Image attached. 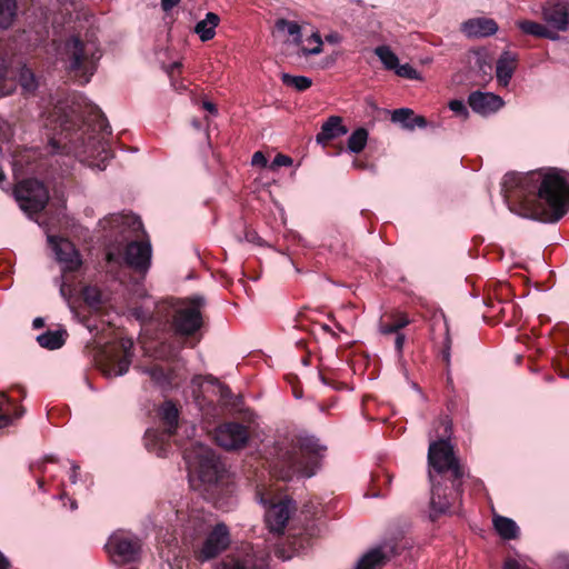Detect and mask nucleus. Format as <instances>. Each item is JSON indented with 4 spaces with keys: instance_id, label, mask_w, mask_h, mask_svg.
I'll use <instances>...</instances> for the list:
<instances>
[{
    "instance_id": "49",
    "label": "nucleus",
    "mask_w": 569,
    "mask_h": 569,
    "mask_svg": "<svg viewBox=\"0 0 569 569\" xmlns=\"http://www.w3.org/2000/svg\"><path fill=\"white\" fill-rule=\"evenodd\" d=\"M396 335V339H395V349L397 351V355L399 358L402 357V352H403V346H405V341H406V337L403 333H395Z\"/></svg>"
},
{
    "instance_id": "16",
    "label": "nucleus",
    "mask_w": 569,
    "mask_h": 569,
    "mask_svg": "<svg viewBox=\"0 0 569 569\" xmlns=\"http://www.w3.org/2000/svg\"><path fill=\"white\" fill-rule=\"evenodd\" d=\"M290 503L291 500H280L271 505L264 515L266 523L270 531L282 532L289 518H290Z\"/></svg>"
},
{
    "instance_id": "48",
    "label": "nucleus",
    "mask_w": 569,
    "mask_h": 569,
    "mask_svg": "<svg viewBox=\"0 0 569 569\" xmlns=\"http://www.w3.org/2000/svg\"><path fill=\"white\" fill-rule=\"evenodd\" d=\"M428 124L427 119L423 116H416L413 113L412 123L408 124V130H413L415 128H426Z\"/></svg>"
},
{
    "instance_id": "57",
    "label": "nucleus",
    "mask_w": 569,
    "mask_h": 569,
    "mask_svg": "<svg viewBox=\"0 0 569 569\" xmlns=\"http://www.w3.org/2000/svg\"><path fill=\"white\" fill-rule=\"evenodd\" d=\"M86 300L90 301V302H93V303H99L100 302V295H99V292H96L94 296H90L89 292H87L86 293Z\"/></svg>"
},
{
    "instance_id": "43",
    "label": "nucleus",
    "mask_w": 569,
    "mask_h": 569,
    "mask_svg": "<svg viewBox=\"0 0 569 569\" xmlns=\"http://www.w3.org/2000/svg\"><path fill=\"white\" fill-rule=\"evenodd\" d=\"M8 76V68L7 66L1 62L0 63V97L9 96L13 92V86H8L6 82V78Z\"/></svg>"
},
{
    "instance_id": "32",
    "label": "nucleus",
    "mask_w": 569,
    "mask_h": 569,
    "mask_svg": "<svg viewBox=\"0 0 569 569\" xmlns=\"http://www.w3.org/2000/svg\"><path fill=\"white\" fill-rule=\"evenodd\" d=\"M17 14L16 0H0V28L8 29Z\"/></svg>"
},
{
    "instance_id": "23",
    "label": "nucleus",
    "mask_w": 569,
    "mask_h": 569,
    "mask_svg": "<svg viewBox=\"0 0 569 569\" xmlns=\"http://www.w3.org/2000/svg\"><path fill=\"white\" fill-rule=\"evenodd\" d=\"M17 77L23 94L36 93L39 87V81L30 67L26 63H19L17 67Z\"/></svg>"
},
{
    "instance_id": "62",
    "label": "nucleus",
    "mask_w": 569,
    "mask_h": 569,
    "mask_svg": "<svg viewBox=\"0 0 569 569\" xmlns=\"http://www.w3.org/2000/svg\"><path fill=\"white\" fill-rule=\"evenodd\" d=\"M320 379H321V381H322L325 385H328V386H332V387H335V386H333V382H332L330 379H328L326 376L320 375Z\"/></svg>"
},
{
    "instance_id": "52",
    "label": "nucleus",
    "mask_w": 569,
    "mask_h": 569,
    "mask_svg": "<svg viewBox=\"0 0 569 569\" xmlns=\"http://www.w3.org/2000/svg\"><path fill=\"white\" fill-rule=\"evenodd\" d=\"M244 237L248 242L252 243H260L259 241L261 240L259 234L254 230H246Z\"/></svg>"
},
{
    "instance_id": "39",
    "label": "nucleus",
    "mask_w": 569,
    "mask_h": 569,
    "mask_svg": "<svg viewBox=\"0 0 569 569\" xmlns=\"http://www.w3.org/2000/svg\"><path fill=\"white\" fill-rule=\"evenodd\" d=\"M413 111L409 108L396 109L391 114L393 122L401 123L405 129H408V124L412 123Z\"/></svg>"
},
{
    "instance_id": "53",
    "label": "nucleus",
    "mask_w": 569,
    "mask_h": 569,
    "mask_svg": "<svg viewBox=\"0 0 569 569\" xmlns=\"http://www.w3.org/2000/svg\"><path fill=\"white\" fill-rule=\"evenodd\" d=\"M180 0H161V8L164 12H169L176 6H178Z\"/></svg>"
},
{
    "instance_id": "33",
    "label": "nucleus",
    "mask_w": 569,
    "mask_h": 569,
    "mask_svg": "<svg viewBox=\"0 0 569 569\" xmlns=\"http://www.w3.org/2000/svg\"><path fill=\"white\" fill-rule=\"evenodd\" d=\"M276 28L279 31L287 30L292 36V42L300 46L302 42L301 27L296 21H290L284 18H280L276 21Z\"/></svg>"
},
{
    "instance_id": "8",
    "label": "nucleus",
    "mask_w": 569,
    "mask_h": 569,
    "mask_svg": "<svg viewBox=\"0 0 569 569\" xmlns=\"http://www.w3.org/2000/svg\"><path fill=\"white\" fill-rule=\"evenodd\" d=\"M162 430L148 429L144 433V445L150 452L158 457H166L171 445L170 439L176 433L179 425V409L172 400H166L158 411Z\"/></svg>"
},
{
    "instance_id": "26",
    "label": "nucleus",
    "mask_w": 569,
    "mask_h": 569,
    "mask_svg": "<svg viewBox=\"0 0 569 569\" xmlns=\"http://www.w3.org/2000/svg\"><path fill=\"white\" fill-rule=\"evenodd\" d=\"M220 18L213 12H208L206 18L199 21L194 27V32L206 42L216 36V27L219 24Z\"/></svg>"
},
{
    "instance_id": "63",
    "label": "nucleus",
    "mask_w": 569,
    "mask_h": 569,
    "mask_svg": "<svg viewBox=\"0 0 569 569\" xmlns=\"http://www.w3.org/2000/svg\"><path fill=\"white\" fill-rule=\"evenodd\" d=\"M78 468H79L78 466H73V468H72V475L70 476V480H71L72 482H76V481H77V469H78Z\"/></svg>"
},
{
    "instance_id": "18",
    "label": "nucleus",
    "mask_w": 569,
    "mask_h": 569,
    "mask_svg": "<svg viewBox=\"0 0 569 569\" xmlns=\"http://www.w3.org/2000/svg\"><path fill=\"white\" fill-rule=\"evenodd\" d=\"M461 30L469 38H485L498 31V24L490 18H472L462 23Z\"/></svg>"
},
{
    "instance_id": "56",
    "label": "nucleus",
    "mask_w": 569,
    "mask_h": 569,
    "mask_svg": "<svg viewBox=\"0 0 569 569\" xmlns=\"http://www.w3.org/2000/svg\"><path fill=\"white\" fill-rule=\"evenodd\" d=\"M477 64L479 66L480 70H482L485 73H487L486 69L491 70V66L486 63L481 58H477Z\"/></svg>"
},
{
    "instance_id": "5",
    "label": "nucleus",
    "mask_w": 569,
    "mask_h": 569,
    "mask_svg": "<svg viewBox=\"0 0 569 569\" xmlns=\"http://www.w3.org/2000/svg\"><path fill=\"white\" fill-rule=\"evenodd\" d=\"M327 447L313 436H297L279 445L271 465V473L278 480L289 481L293 477L310 478L320 468Z\"/></svg>"
},
{
    "instance_id": "9",
    "label": "nucleus",
    "mask_w": 569,
    "mask_h": 569,
    "mask_svg": "<svg viewBox=\"0 0 569 569\" xmlns=\"http://www.w3.org/2000/svg\"><path fill=\"white\" fill-rule=\"evenodd\" d=\"M21 210L29 216L42 211L49 201V191L43 182L29 178L18 182L13 190Z\"/></svg>"
},
{
    "instance_id": "7",
    "label": "nucleus",
    "mask_w": 569,
    "mask_h": 569,
    "mask_svg": "<svg viewBox=\"0 0 569 569\" xmlns=\"http://www.w3.org/2000/svg\"><path fill=\"white\" fill-rule=\"evenodd\" d=\"M68 71L80 83L87 84L94 74L101 52L96 42L70 38L66 43Z\"/></svg>"
},
{
    "instance_id": "14",
    "label": "nucleus",
    "mask_w": 569,
    "mask_h": 569,
    "mask_svg": "<svg viewBox=\"0 0 569 569\" xmlns=\"http://www.w3.org/2000/svg\"><path fill=\"white\" fill-rule=\"evenodd\" d=\"M52 244L57 260L62 263L63 271H76L81 266V259L73 244L66 239H58L53 236L48 238Z\"/></svg>"
},
{
    "instance_id": "64",
    "label": "nucleus",
    "mask_w": 569,
    "mask_h": 569,
    "mask_svg": "<svg viewBox=\"0 0 569 569\" xmlns=\"http://www.w3.org/2000/svg\"><path fill=\"white\" fill-rule=\"evenodd\" d=\"M181 66L182 64L180 62H173L170 67L171 68L170 73H172L174 70H179L181 68Z\"/></svg>"
},
{
    "instance_id": "58",
    "label": "nucleus",
    "mask_w": 569,
    "mask_h": 569,
    "mask_svg": "<svg viewBox=\"0 0 569 569\" xmlns=\"http://www.w3.org/2000/svg\"><path fill=\"white\" fill-rule=\"evenodd\" d=\"M43 326H44V319H43V318H41V317L36 318V319L33 320V322H32V327H33L34 329H40V328H42Z\"/></svg>"
},
{
    "instance_id": "34",
    "label": "nucleus",
    "mask_w": 569,
    "mask_h": 569,
    "mask_svg": "<svg viewBox=\"0 0 569 569\" xmlns=\"http://www.w3.org/2000/svg\"><path fill=\"white\" fill-rule=\"evenodd\" d=\"M282 83L287 87H292L297 91H306L312 86V80L305 76H292L289 73H282Z\"/></svg>"
},
{
    "instance_id": "6",
    "label": "nucleus",
    "mask_w": 569,
    "mask_h": 569,
    "mask_svg": "<svg viewBox=\"0 0 569 569\" xmlns=\"http://www.w3.org/2000/svg\"><path fill=\"white\" fill-rule=\"evenodd\" d=\"M207 300L201 295H193L186 298H169L156 303V315L163 319L164 323L170 325L173 335L188 343L189 347H196L202 339V328L204 319L202 309Z\"/></svg>"
},
{
    "instance_id": "25",
    "label": "nucleus",
    "mask_w": 569,
    "mask_h": 569,
    "mask_svg": "<svg viewBox=\"0 0 569 569\" xmlns=\"http://www.w3.org/2000/svg\"><path fill=\"white\" fill-rule=\"evenodd\" d=\"M131 347V342L128 346L126 343H121L122 356L110 360L109 368L106 372L108 376H122L129 370L132 356L130 351Z\"/></svg>"
},
{
    "instance_id": "22",
    "label": "nucleus",
    "mask_w": 569,
    "mask_h": 569,
    "mask_svg": "<svg viewBox=\"0 0 569 569\" xmlns=\"http://www.w3.org/2000/svg\"><path fill=\"white\" fill-rule=\"evenodd\" d=\"M222 569H267V563L263 558L247 553L244 557H228Z\"/></svg>"
},
{
    "instance_id": "31",
    "label": "nucleus",
    "mask_w": 569,
    "mask_h": 569,
    "mask_svg": "<svg viewBox=\"0 0 569 569\" xmlns=\"http://www.w3.org/2000/svg\"><path fill=\"white\" fill-rule=\"evenodd\" d=\"M368 130L363 127L356 129L348 138L347 147L353 153L361 152L368 141Z\"/></svg>"
},
{
    "instance_id": "21",
    "label": "nucleus",
    "mask_w": 569,
    "mask_h": 569,
    "mask_svg": "<svg viewBox=\"0 0 569 569\" xmlns=\"http://www.w3.org/2000/svg\"><path fill=\"white\" fill-rule=\"evenodd\" d=\"M411 320L406 312L393 310L386 312L379 320V332L383 336L400 333V330L407 327Z\"/></svg>"
},
{
    "instance_id": "29",
    "label": "nucleus",
    "mask_w": 569,
    "mask_h": 569,
    "mask_svg": "<svg viewBox=\"0 0 569 569\" xmlns=\"http://www.w3.org/2000/svg\"><path fill=\"white\" fill-rule=\"evenodd\" d=\"M493 527L499 536L503 539L511 540L519 536L518 525L510 518L496 516L493 518Z\"/></svg>"
},
{
    "instance_id": "35",
    "label": "nucleus",
    "mask_w": 569,
    "mask_h": 569,
    "mask_svg": "<svg viewBox=\"0 0 569 569\" xmlns=\"http://www.w3.org/2000/svg\"><path fill=\"white\" fill-rule=\"evenodd\" d=\"M375 54L380 59L387 70H393L398 67L399 59L387 46H379L375 49Z\"/></svg>"
},
{
    "instance_id": "46",
    "label": "nucleus",
    "mask_w": 569,
    "mask_h": 569,
    "mask_svg": "<svg viewBox=\"0 0 569 569\" xmlns=\"http://www.w3.org/2000/svg\"><path fill=\"white\" fill-rule=\"evenodd\" d=\"M449 108L457 114L467 117L468 116V109L463 101L461 100H451L449 102Z\"/></svg>"
},
{
    "instance_id": "1",
    "label": "nucleus",
    "mask_w": 569,
    "mask_h": 569,
    "mask_svg": "<svg viewBox=\"0 0 569 569\" xmlns=\"http://www.w3.org/2000/svg\"><path fill=\"white\" fill-rule=\"evenodd\" d=\"M502 190L511 212L543 223H556L569 211V173L547 168L505 176Z\"/></svg>"
},
{
    "instance_id": "15",
    "label": "nucleus",
    "mask_w": 569,
    "mask_h": 569,
    "mask_svg": "<svg viewBox=\"0 0 569 569\" xmlns=\"http://www.w3.org/2000/svg\"><path fill=\"white\" fill-rule=\"evenodd\" d=\"M545 21L559 31H566L569 26V2L567 0H552L542 7Z\"/></svg>"
},
{
    "instance_id": "2",
    "label": "nucleus",
    "mask_w": 569,
    "mask_h": 569,
    "mask_svg": "<svg viewBox=\"0 0 569 569\" xmlns=\"http://www.w3.org/2000/svg\"><path fill=\"white\" fill-rule=\"evenodd\" d=\"M49 120L53 130L49 139L51 152L73 151L102 162L112 157L108 143L112 133L111 127L97 106L82 108L76 103H59L53 108Z\"/></svg>"
},
{
    "instance_id": "10",
    "label": "nucleus",
    "mask_w": 569,
    "mask_h": 569,
    "mask_svg": "<svg viewBox=\"0 0 569 569\" xmlns=\"http://www.w3.org/2000/svg\"><path fill=\"white\" fill-rule=\"evenodd\" d=\"M106 550L116 565H128L140 560L141 540L129 532H114L106 543Z\"/></svg>"
},
{
    "instance_id": "4",
    "label": "nucleus",
    "mask_w": 569,
    "mask_h": 569,
    "mask_svg": "<svg viewBox=\"0 0 569 569\" xmlns=\"http://www.w3.org/2000/svg\"><path fill=\"white\" fill-rule=\"evenodd\" d=\"M183 458L190 471L197 473L207 499L218 509L228 511L234 505L236 482L221 458L199 442L186 448Z\"/></svg>"
},
{
    "instance_id": "12",
    "label": "nucleus",
    "mask_w": 569,
    "mask_h": 569,
    "mask_svg": "<svg viewBox=\"0 0 569 569\" xmlns=\"http://www.w3.org/2000/svg\"><path fill=\"white\" fill-rule=\"evenodd\" d=\"M248 427L240 422H224L216 429L214 439L221 448L237 450L243 448L249 440Z\"/></svg>"
},
{
    "instance_id": "19",
    "label": "nucleus",
    "mask_w": 569,
    "mask_h": 569,
    "mask_svg": "<svg viewBox=\"0 0 569 569\" xmlns=\"http://www.w3.org/2000/svg\"><path fill=\"white\" fill-rule=\"evenodd\" d=\"M519 57L511 51H503L496 63V77L499 86L508 87L517 69Z\"/></svg>"
},
{
    "instance_id": "20",
    "label": "nucleus",
    "mask_w": 569,
    "mask_h": 569,
    "mask_svg": "<svg viewBox=\"0 0 569 569\" xmlns=\"http://www.w3.org/2000/svg\"><path fill=\"white\" fill-rule=\"evenodd\" d=\"M348 128L342 123L339 116H330L321 126L320 132L316 136L317 143L326 147L330 141L345 136Z\"/></svg>"
},
{
    "instance_id": "17",
    "label": "nucleus",
    "mask_w": 569,
    "mask_h": 569,
    "mask_svg": "<svg viewBox=\"0 0 569 569\" xmlns=\"http://www.w3.org/2000/svg\"><path fill=\"white\" fill-rule=\"evenodd\" d=\"M468 104L475 112L488 114L498 111L503 106V100L495 93L475 91L470 93Z\"/></svg>"
},
{
    "instance_id": "36",
    "label": "nucleus",
    "mask_w": 569,
    "mask_h": 569,
    "mask_svg": "<svg viewBox=\"0 0 569 569\" xmlns=\"http://www.w3.org/2000/svg\"><path fill=\"white\" fill-rule=\"evenodd\" d=\"M146 372L150 376L151 380L161 387L163 390H167V368L160 365H153L146 369Z\"/></svg>"
},
{
    "instance_id": "37",
    "label": "nucleus",
    "mask_w": 569,
    "mask_h": 569,
    "mask_svg": "<svg viewBox=\"0 0 569 569\" xmlns=\"http://www.w3.org/2000/svg\"><path fill=\"white\" fill-rule=\"evenodd\" d=\"M11 405V398L6 392H0V429L12 423L13 417L7 410V407Z\"/></svg>"
},
{
    "instance_id": "3",
    "label": "nucleus",
    "mask_w": 569,
    "mask_h": 569,
    "mask_svg": "<svg viewBox=\"0 0 569 569\" xmlns=\"http://www.w3.org/2000/svg\"><path fill=\"white\" fill-rule=\"evenodd\" d=\"M439 425L443 428L442 437L430 441L428 449L431 521L451 513L455 503L461 499L466 475L450 443L451 421L446 417L439 421Z\"/></svg>"
},
{
    "instance_id": "45",
    "label": "nucleus",
    "mask_w": 569,
    "mask_h": 569,
    "mask_svg": "<svg viewBox=\"0 0 569 569\" xmlns=\"http://www.w3.org/2000/svg\"><path fill=\"white\" fill-rule=\"evenodd\" d=\"M133 315L136 316L137 319L142 320V321L150 320V321L163 322V319H159L157 317L156 307L153 308L152 311L144 310L143 308H136Z\"/></svg>"
},
{
    "instance_id": "13",
    "label": "nucleus",
    "mask_w": 569,
    "mask_h": 569,
    "mask_svg": "<svg viewBox=\"0 0 569 569\" xmlns=\"http://www.w3.org/2000/svg\"><path fill=\"white\" fill-rule=\"evenodd\" d=\"M123 260L134 271L144 274L151 263V244L149 241H131L126 246Z\"/></svg>"
},
{
    "instance_id": "44",
    "label": "nucleus",
    "mask_w": 569,
    "mask_h": 569,
    "mask_svg": "<svg viewBox=\"0 0 569 569\" xmlns=\"http://www.w3.org/2000/svg\"><path fill=\"white\" fill-rule=\"evenodd\" d=\"M395 72L397 76L406 79H417L418 72L417 70L409 63L400 64L398 63V67H396Z\"/></svg>"
},
{
    "instance_id": "55",
    "label": "nucleus",
    "mask_w": 569,
    "mask_h": 569,
    "mask_svg": "<svg viewBox=\"0 0 569 569\" xmlns=\"http://www.w3.org/2000/svg\"><path fill=\"white\" fill-rule=\"evenodd\" d=\"M10 560L0 551V569H10Z\"/></svg>"
},
{
    "instance_id": "54",
    "label": "nucleus",
    "mask_w": 569,
    "mask_h": 569,
    "mask_svg": "<svg viewBox=\"0 0 569 569\" xmlns=\"http://www.w3.org/2000/svg\"><path fill=\"white\" fill-rule=\"evenodd\" d=\"M503 569H520V563L513 558H507L503 562Z\"/></svg>"
},
{
    "instance_id": "24",
    "label": "nucleus",
    "mask_w": 569,
    "mask_h": 569,
    "mask_svg": "<svg viewBox=\"0 0 569 569\" xmlns=\"http://www.w3.org/2000/svg\"><path fill=\"white\" fill-rule=\"evenodd\" d=\"M68 338V332L63 328L57 330H47L37 337V342L40 347L48 350H56L61 348Z\"/></svg>"
},
{
    "instance_id": "38",
    "label": "nucleus",
    "mask_w": 569,
    "mask_h": 569,
    "mask_svg": "<svg viewBox=\"0 0 569 569\" xmlns=\"http://www.w3.org/2000/svg\"><path fill=\"white\" fill-rule=\"evenodd\" d=\"M220 400L226 407H230L231 409H237L241 402L240 396H234L232 390L226 386L221 385L219 388Z\"/></svg>"
},
{
    "instance_id": "41",
    "label": "nucleus",
    "mask_w": 569,
    "mask_h": 569,
    "mask_svg": "<svg viewBox=\"0 0 569 569\" xmlns=\"http://www.w3.org/2000/svg\"><path fill=\"white\" fill-rule=\"evenodd\" d=\"M308 41L311 43H316V46L311 49L309 48H306V47H302L301 48V52L305 57H308V56H316V54H319L322 52V40H321V37L318 32H315L312 33L309 38H308Z\"/></svg>"
},
{
    "instance_id": "42",
    "label": "nucleus",
    "mask_w": 569,
    "mask_h": 569,
    "mask_svg": "<svg viewBox=\"0 0 569 569\" xmlns=\"http://www.w3.org/2000/svg\"><path fill=\"white\" fill-rule=\"evenodd\" d=\"M106 221L113 228V227H120L122 224H128L134 227V224H138V227H141V222L137 220L136 218L130 217H123V216H116L112 214L109 219H106Z\"/></svg>"
},
{
    "instance_id": "30",
    "label": "nucleus",
    "mask_w": 569,
    "mask_h": 569,
    "mask_svg": "<svg viewBox=\"0 0 569 569\" xmlns=\"http://www.w3.org/2000/svg\"><path fill=\"white\" fill-rule=\"evenodd\" d=\"M391 482V476L383 471H377L371 475V487L369 495L371 497H386L389 491V485Z\"/></svg>"
},
{
    "instance_id": "47",
    "label": "nucleus",
    "mask_w": 569,
    "mask_h": 569,
    "mask_svg": "<svg viewBox=\"0 0 569 569\" xmlns=\"http://www.w3.org/2000/svg\"><path fill=\"white\" fill-rule=\"evenodd\" d=\"M446 331H447V335H446L445 346H443V350H442V360L446 362V365H449L451 338L449 336L448 327H446Z\"/></svg>"
},
{
    "instance_id": "60",
    "label": "nucleus",
    "mask_w": 569,
    "mask_h": 569,
    "mask_svg": "<svg viewBox=\"0 0 569 569\" xmlns=\"http://www.w3.org/2000/svg\"><path fill=\"white\" fill-rule=\"evenodd\" d=\"M203 108H204L206 110H208L209 112H211V113L217 112V108H216L214 103H212V102H210V101H204V102H203Z\"/></svg>"
},
{
    "instance_id": "40",
    "label": "nucleus",
    "mask_w": 569,
    "mask_h": 569,
    "mask_svg": "<svg viewBox=\"0 0 569 569\" xmlns=\"http://www.w3.org/2000/svg\"><path fill=\"white\" fill-rule=\"evenodd\" d=\"M168 375H167V390L178 388L183 380V376L181 373V369L177 367H170L167 368Z\"/></svg>"
},
{
    "instance_id": "50",
    "label": "nucleus",
    "mask_w": 569,
    "mask_h": 569,
    "mask_svg": "<svg viewBox=\"0 0 569 569\" xmlns=\"http://www.w3.org/2000/svg\"><path fill=\"white\" fill-rule=\"evenodd\" d=\"M291 163L292 159L290 157L279 153L274 157L272 167L290 166Z\"/></svg>"
},
{
    "instance_id": "59",
    "label": "nucleus",
    "mask_w": 569,
    "mask_h": 569,
    "mask_svg": "<svg viewBox=\"0 0 569 569\" xmlns=\"http://www.w3.org/2000/svg\"><path fill=\"white\" fill-rule=\"evenodd\" d=\"M191 383L194 388H201L202 386V377L201 376H194L191 380Z\"/></svg>"
},
{
    "instance_id": "28",
    "label": "nucleus",
    "mask_w": 569,
    "mask_h": 569,
    "mask_svg": "<svg viewBox=\"0 0 569 569\" xmlns=\"http://www.w3.org/2000/svg\"><path fill=\"white\" fill-rule=\"evenodd\" d=\"M388 559L389 557L380 547L375 548L360 558L356 569H377L383 566Z\"/></svg>"
},
{
    "instance_id": "51",
    "label": "nucleus",
    "mask_w": 569,
    "mask_h": 569,
    "mask_svg": "<svg viewBox=\"0 0 569 569\" xmlns=\"http://www.w3.org/2000/svg\"><path fill=\"white\" fill-rule=\"evenodd\" d=\"M267 162H268V160H267V158L264 157V154L261 151H257V152L253 153L252 161H251V163L253 166L266 167Z\"/></svg>"
},
{
    "instance_id": "11",
    "label": "nucleus",
    "mask_w": 569,
    "mask_h": 569,
    "mask_svg": "<svg viewBox=\"0 0 569 569\" xmlns=\"http://www.w3.org/2000/svg\"><path fill=\"white\" fill-rule=\"evenodd\" d=\"M230 532L224 523H217L208 533L202 545L194 549V558L206 562L217 558L230 545Z\"/></svg>"
},
{
    "instance_id": "27",
    "label": "nucleus",
    "mask_w": 569,
    "mask_h": 569,
    "mask_svg": "<svg viewBox=\"0 0 569 569\" xmlns=\"http://www.w3.org/2000/svg\"><path fill=\"white\" fill-rule=\"evenodd\" d=\"M518 28L526 34H530L537 38L543 39H557V34L555 31L549 30L546 26L531 21V20H521L517 23Z\"/></svg>"
},
{
    "instance_id": "61",
    "label": "nucleus",
    "mask_w": 569,
    "mask_h": 569,
    "mask_svg": "<svg viewBox=\"0 0 569 569\" xmlns=\"http://www.w3.org/2000/svg\"><path fill=\"white\" fill-rule=\"evenodd\" d=\"M23 413H24V408H23V407H19V408H17V409H16V411H14V418H17V419H18V418L22 417V416H23Z\"/></svg>"
}]
</instances>
